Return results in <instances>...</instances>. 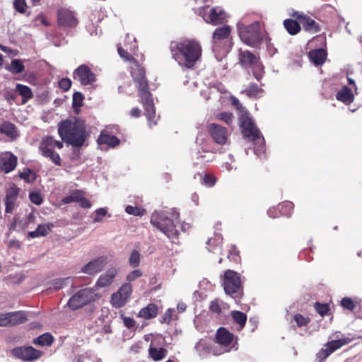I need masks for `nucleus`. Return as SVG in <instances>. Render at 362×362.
Segmentation results:
<instances>
[{
    "instance_id": "obj_19",
    "label": "nucleus",
    "mask_w": 362,
    "mask_h": 362,
    "mask_svg": "<svg viewBox=\"0 0 362 362\" xmlns=\"http://www.w3.org/2000/svg\"><path fill=\"white\" fill-rule=\"evenodd\" d=\"M118 272L119 270L116 267L109 269L99 276L95 284V287L101 288L110 286L113 283Z\"/></svg>"
},
{
    "instance_id": "obj_48",
    "label": "nucleus",
    "mask_w": 362,
    "mask_h": 362,
    "mask_svg": "<svg viewBox=\"0 0 362 362\" xmlns=\"http://www.w3.org/2000/svg\"><path fill=\"white\" fill-rule=\"evenodd\" d=\"M244 92L250 97L255 96L258 94L259 88L256 84H251Z\"/></svg>"
},
{
    "instance_id": "obj_24",
    "label": "nucleus",
    "mask_w": 362,
    "mask_h": 362,
    "mask_svg": "<svg viewBox=\"0 0 362 362\" xmlns=\"http://www.w3.org/2000/svg\"><path fill=\"white\" fill-rule=\"evenodd\" d=\"M8 325L13 326L24 323L27 320L26 314L23 311L8 313Z\"/></svg>"
},
{
    "instance_id": "obj_52",
    "label": "nucleus",
    "mask_w": 362,
    "mask_h": 362,
    "mask_svg": "<svg viewBox=\"0 0 362 362\" xmlns=\"http://www.w3.org/2000/svg\"><path fill=\"white\" fill-rule=\"evenodd\" d=\"M29 197L30 201L36 205H40L42 202V199L40 194L37 192L30 193Z\"/></svg>"
},
{
    "instance_id": "obj_63",
    "label": "nucleus",
    "mask_w": 362,
    "mask_h": 362,
    "mask_svg": "<svg viewBox=\"0 0 362 362\" xmlns=\"http://www.w3.org/2000/svg\"><path fill=\"white\" fill-rule=\"evenodd\" d=\"M206 344L203 340L199 341L194 346V349L200 354L205 349Z\"/></svg>"
},
{
    "instance_id": "obj_5",
    "label": "nucleus",
    "mask_w": 362,
    "mask_h": 362,
    "mask_svg": "<svg viewBox=\"0 0 362 362\" xmlns=\"http://www.w3.org/2000/svg\"><path fill=\"white\" fill-rule=\"evenodd\" d=\"M238 30L240 39L248 45L255 47L262 40V35L259 31V23L257 21L248 26L238 23Z\"/></svg>"
},
{
    "instance_id": "obj_20",
    "label": "nucleus",
    "mask_w": 362,
    "mask_h": 362,
    "mask_svg": "<svg viewBox=\"0 0 362 362\" xmlns=\"http://www.w3.org/2000/svg\"><path fill=\"white\" fill-rule=\"evenodd\" d=\"M17 165V157L11 153L6 152L1 158L0 170L4 173L13 171Z\"/></svg>"
},
{
    "instance_id": "obj_57",
    "label": "nucleus",
    "mask_w": 362,
    "mask_h": 362,
    "mask_svg": "<svg viewBox=\"0 0 362 362\" xmlns=\"http://www.w3.org/2000/svg\"><path fill=\"white\" fill-rule=\"evenodd\" d=\"M25 0H15L14 1V6L16 9L21 13H23L25 11Z\"/></svg>"
},
{
    "instance_id": "obj_8",
    "label": "nucleus",
    "mask_w": 362,
    "mask_h": 362,
    "mask_svg": "<svg viewBox=\"0 0 362 362\" xmlns=\"http://www.w3.org/2000/svg\"><path fill=\"white\" fill-rule=\"evenodd\" d=\"M239 119L245 137L248 138L251 141L261 139L259 130L257 128L247 112L242 111L240 114Z\"/></svg>"
},
{
    "instance_id": "obj_56",
    "label": "nucleus",
    "mask_w": 362,
    "mask_h": 362,
    "mask_svg": "<svg viewBox=\"0 0 362 362\" xmlns=\"http://www.w3.org/2000/svg\"><path fill=\"white\" fill-rule=\"evenodd\" d=\"M71 85V81L69 78H63L59 83V86L64 90H68Z\"/></svg>"
},
{
    "instance_id": "obj_6",
    "label": "nucleus",
    "mask_w": 362,
    "mask_h": 362,
    "mask_svg": "<svg viewBox=\"0 0 362 362\" xmlns=\"http://www.w3.org/2000/svg\"><path fill=\"white\" fill-rule=\"evenodd\" d=\"M54 148H62L63 143L49 136H46L42 139L39 146L40 153L43 156L49 158L55 165L60 166L62 165L60 156L59 153L53 151Z\"/></svg>"
},
{
    "instance_id": "obj_17",
    "label": "nucleus",
    "mask_w": 362,
    "mask_h": 362,
    "mask_svg": "<svg viewBox=\"0 0 362 362\" xmlns=\"http://www.w3.org/2000/svg\"><path fill=\"white\" fill-rule=\"evenodd\" d=\"M291 16L299 20L304 30L308 32L315 33L320 31V27L313 18L298 11L293 12Z\"/></svg>"
},
{
    "instance_id": "obj_39",
    "label": "nucleus",
    "mask_w": 362,
    "mask_h": 362,
    "mask_svg": "<svg viewBox=\"0 0 362 362\" xmlns=\"http://www.w3.org/2000/svg\"><path fill=\"white\" fill-rule=\"evenodd\" d=\"M83 192L79 190L72 192L69 196L63 198L62 202L65 204H70L72 202H78L81 199V195Z\"/></svg>"
},
{
    "instance_id": "obj_14",
    "label": "nucleus",
    "mask_w": 362,
    "mask_h": 362,
    "mask_svg": "<svg viewBox=\"0 0 362 362\" xmlns=\"http://www.w3.org/2000/svg\"><path fill=\"white\" fill-rule=\"evenodd\" d=\"M12 353L16 358L26 361L36 360L42 354V351L32 346L17 347L12 350Z\"/></svg>"
},
{
    "instance_id": "obj_46",
    "label": "nucleus",
    "mask_w": 362,
    "mask_h": 362,
    "mask_svg": "<svg viewBox=\"0 0 362 362\" xmlns=\"http://www.w3.org/2000/svg\"><path fill=\"white\" fill-rule=\"evenodd\" d=\"M218 118L225 122L228 125L232 124L233 120V116L230 112H221L218 115Z\"/></svg>"
},
{
    "instance_id": "obj_30",
    "label": "nucleus",
    "mask_w": 362,
    "mask_h": 362,
    "mask_svg": "<svg viewBox=\"0 0 362 362\" xmlns=\"http://www.w3.org/2000/svg\"><path fill=\"white\" fill-rule=\"evenodd\" d=\"M25 66L22 60L14 59L11 61L10 65L6 67V69L12 74H18L24 71Z\"/></svg>"
},
{
    "instance_id": "obj_34",
    "label": "nucleus",
    "mask_w": 362,
    "mask_h": 362,
    "mask_svg": "<svg viewBox=\"0 0 362 362\" xmlns=\"http://www.w3.org/2000/svg\"><path fill=\"white\" fill-rule=\"evenodd\" d=\"M230 33V28L228 25L218 28L215 30L213 38L214 40L226 38Z\"/></svg>"
},
{
    "instance_id": "obj_4",
    "label": "nucleus",
    "mask_w": 362,
    "mask_h": 362,
    "mask_svg": "<svg viewBox=\"0 0 362 362\" xmlns=\"http://www.w3.org/2000/svg\"><path fill=\"white\" fill-rule=\"evenodd\" d=\"M179 213L174 209L170 211H155L151 215L150 222L174 243L178 238L176 224L179 222Z\"/></svg>"
},
{
    "instance_id": "obj_21",
    "label": "nucleus",
    "mask_w": 362,
    "mask_h": 362,
    "mask_svg": "<svg viewBox=\"0 0 362 362\" xmlns=\"http://www.w3.org/2000/svg\"><path fill=\"white\" fill-rule=\"evenodd\" d=\"M240 60L242 64L244 66H251L254 65L255 66H259V58L255 56L252 52L245 50V51H240Z\"/></svg>"
},
{
    "instance_id": "obj_9",
    "label": "nucleus",
    "mask_w": 362,
    "mask_h": 362,
    "mask_svg": "<svg viewBox=\"0 0 362 362\" xmlns=\"http://www.w3.org/2000/svg\"><path fill=\"white\" fill-rule=\"evenodd\" d=\"M241 281L238 274L232 270H227L224 274L223 286L226 293L233 295L240 288Z\"/></svg>"
},
{
    "instance_id": "obj_23",
    "label": "nucleus",
    "mask_w": 362,
    "mask_h": 362,
    "mask_svg": "<svg viewBox=\"0 0 362 362\" xmlns=\"http://www.w3.org/2000/svg\"><path fill=\"white\" fill-rule=\"evenodd\" d=\"M309 58L310 61L315 65H320L325 61L327 53L323 49L312 50L309 52Z\"/></svg>"
},
{
    "instance_id": "obj_58",
    "label": "nucleus",
    "mask_w": 362,
    "mask_h": 362,
    "mask_svg": "<svg viewBox=\"0 0 362 362\" xmlns=\"http://www.w3.org/2000/svg\"><path fill=\"white\" fill-rule=\"evenodd\" d=\"M80 206L83 208H90L91 206L90 202L83 197V193L81 195V199L78 201Z\"/></svg>"
},
{
    "instance_id": "obj_26",
    "label": "nucleus",
    "mask_w": 362,
    "mask_h": 362,
    "mask_svg": "<svg viewBox=\"0 0 362 362\" xmlns=\"http://www.w3.org/2000/svg\"><path fill=\"white\" fill-rule=\"evenodd\" d=\"M98 142L99 144H106L110 147H115L119 144V140L115 136L102 132L98 139Z\"/></svg>"
},
{
    "instance_id": "obj_36",
    "label": "nucleus",
    "mask_w": 362,
    "mask_h": 362,
    "mask_svg": "<svg viewBox=\"0 0 362 362\" xmlns=\"http://www.w3.org/2000/svg\"><path fill=\"white\" fill-rule=\"evenodd\" d=\"M53 337L49 333H45L35 338L33 341L34 344L40 346H49L52 343Z\"/></svg>"
},
{
    "instance_id": "obj_18",
    "label": "nucleus",
    "mask_w": 362,
    "mask_h": 362,
    "mask_svg": "<svg viewBox=\"0 0 362 362\" xmlns=\"http://www.w3.org/2000/svg\"><path fill=\"white\" fill-rule=\"evenodd\" d=\"M58 23L64 27H75L78 22L72 11L62 8L58 11Z\"/></svg>"
},
{
    "instance_id": "obj_64",
    "label": "nucleus",
    "mask_w": 362,
    "mask_h": 362,
    "mask_svg": "<svg viewBox=\"0 0 362 362\" xmlns=\"http://www.w3.org/2000/svg\"><path fill=\"white\" fill-rule=\"evenodd\" d=\"M187 305L185 303L181 302L177 304V310L179 313H183L185 311Z\"/></svg>"
},
{
    "instance_id": "obj_27",
    "label": "nucleus",
    "mask_w": 362,
    "mask_h": 362,
    "mask_svg": "<svg viewBox=\"0 0 362 362\" xmlns=\"http://www.w3.org/2000/svg\"><path fill=\"white\" fill-rule=\"evenodd\" d=\"M336 98L338 100H340L346 104H350L354 101V95L351 90L347 86H344L340 90Z\"/></svg>"
},
{
    "instance_id": "obj_59",
    "label": "nucleus",
    "mask_w": 362,
    "mask_h": 362,
    "mask_svg": "<svg viewBox=\"0 0 362 362\" xmlns=\"http://www.w3.org/2000/svg\"><path fill=\"white\" fill-rule=\"evenodd\" d=\"M204 182L209 186H213L215 184V178L210 175H205L204 177Z\"/></svg>"
},
{
    "instance_id": "obj_41",
    "label": "nucleus",
    "mask_w": 362,
    "mask_h": 362,
    "mask_svg": "<svg viewBox=\"0 0 362 362\" xmlns=\"http://www.w3.org/2000/svg\"><path fill=\"white\" fill-rule=\"evenodd\" d=\"M20 177L28 182H33L35 180V174L30 169H25L20 173Z\"/></svg>"
},
{
    "instance_id": "obj_3",
    "label": "nucleus",
    "mask_w": 362,
    "mask_h": 362,
    "mask_svg": "<svg viewBox=\"0 0 362 362\" xmlns=\"http://www.w3.org/2000/svg\"><path fill=\"white\" fill-rule=\"evenodd\" d=\"M58 133L62 139L74 147H81L85 142L86 124L83 120L68 119L59 124Z\"/></svg>"
},
{
    "instance_id": "obj_49",
    "label": "nucleus",
    "mask_w": 362,
    "mask_h": 362,
    "mask_svg": "<svg viewBox=\"0 0 362 362\" xmlns=\"http://www.w3.org/2000/svg\"><path fill=\"white\" fill-rule=\"evenodd\" d=\"M316 311L321 315L324 316L328 312L329 308L326 304L315 303V305Z\"/></svg>"
},
{
    "instance_id": "obj_12",
    "label": "nucleus",
    "mask_w": 362,
    "mask_h": 362,
    "mask_svg": "<svg viewBox=\"0 0 362 362\" xmlns=\"http://www.w3.org/2000/svg\"><path fill=\"white\" fill-rule=\"evenodd\" d=\"M74 77L83 86H91L96 81L95 74L86 65L78 66L74 72Z\"/></svg>"
},
{
    "instance_id": "obj_60",
    "label": "nucleus",
    "mask_w": 362,
    "mask_h": 362,
    "mask_svg": "<svg viewBox=\"0 0 362 362\" xmlns=\"http://www.w3.org/2000/svg\"><path fill=\"white\" fill-rule=\"evenodd\" d=\"M210 310H211V311L216 313H220L221 311L220 305L216 301L211 302V305H210Z\"/></svg>"
},
{
    "instance_id": "obj_28",
    "label": "nucleus",
    "mask_w": 362,
    "mask_h": 362,
    "mask_svg": "<svg viewBox=\"0 0 362 362\" xmlns=\"http://www.w3.org/2000/svg\"><path fill=\"white\" fill-rule=\"evenodd\" d=\"M53 224H40L37 226L35 230L28 233V236L31 238H35L40 236L47 235L51 230Z\"/></svg>"
},
{
    "instance_id": "obj_25",
    "label": "nucleus",
    "mask_w": 362,
    "mask_h": 362,
    "mask_svg": "<svg viewBox=\"0 0 362 362\" xmlns=\"http://www.w3.org/2000/svg\"><path fill=\"white\" fill-rule=\"evenodd\" d=\"M158 306L150 303L139 311L138 316L148 320L155 317L158 314Z\"/></svg>"
},
{
    "instance_id": "obj_42",
    "label": "nucleus",
    "mask_w": 362,
    "mask_h": 362,
    "mask_svg": "<svg viewBox=\"0 0 362 362\" xmlns=\"http://www.w3.org/2000/svg\"><path fill=\"white\" fill-rule=\"evenodd\" d=\"M118 291L127 300L132 292V286L130 284L125 283L120 287Z\"/></svg>"
},
{
    "instance_id": "obj_2",
    "label": "nucleus",
    "mask_w": 362,
    "mask_h": 362,
    "mask_svg": "<svg viewBox=\"0 0 362 362\" xmlns=\"http://www.w3.org/2000/svg\"><path fill=\"white\" fill-rule=\"evenodd\" d=\"M131 73L133 80L137 85L139 97L146 110V115L149 122V126L156 124V111L151 94L148 91V83L145 76V71L135 60L131 66Z\"/></svg>"
},
{
    "instance_id": "obj_37",
    "label": "nucleus",
    "mask_w": 362,
    "mask_h": 362,
    "mask_svg": "<svg viewBox=\"0 0 362 362\" xmlns=\"http://www.w3.org/2000/svg\"><path fill=\"white\" fill-rule=\"evenodd\" d=\"M71 281L70 277L66 278H59L54 279L52 283V286H50V289H54V291H58L64 287L66 286Z\"/></svg>"
},
{
    "instance_id": "obj_15",
    "label": "nucleus",
    "mask_w": 362,
    "mask_h": 362,
    "mask_svg": "<svg viewBox=\"0 0 362 362\" xmlns=\"http://www.w3.org/2000/svg\"><path fill=\"white\" fill-rule=\"evenodd\" d=\"M209 130L211 137L217 144L224 145L227 143L229 133L226 127L212 123L209 125Z\"/></svg>"
},
{
    "instance_id": "obj_44",
    "label": "nucleus",
    "mask_w": 362,
    "mask_h": 362,
    "mask_svg": "<svg viewBox=\"0 0 362 362\" xmlns=\"http://www.w3.org/2000/svg\"><path fill=\"white\" fill-rule=\"evenodd\" d=\"M125 211L130 215H133V216H141L144 214V212H145L144 210L141 209L139 207L133 206H130V205H129L126 207Z\"/></svg>"
},
{
    "instance_id": "obj_22",
    "label": "nucleus",
    "mask_w": 362,
    "mask_h": 362,
    "mask_svg": "<svg viewBox=\"0 0 362 362\" xmlns=\"http://www.w3.org/2000/svg\"><path fill=\"white\" fill-rule=\"evenodd\" d=\"M18 194V189L13 187L8 189L6 195V212L11 213Z\"/></svg>"
},
{
    "instance_id": "obj_45",
    "label": "nucleus",
    "mask_w": 362,
    "mask_h": 362,
    "mask_svg": "<svg viewBox=\"0 0 362 362\" xmlns=\"http://www.w3.org/2000/svg\"><path fill=\"white\" fill-rule=\"evenodd\" d=\"M83 95L79 93L76 92L73 95V107L76 109L79 108L83 105Z\"/></svg>"
},
{
    "instance_id": "obj_62",
    "label": "nucleus",
    "mask_w": 362,
    "mask_h": 362,
    "mask_svg": "<svg viewBox=\"0 0 362 362\" xmlns=\"http://www.w3.org/2000/svg\"><path fill=\"white\" fill-rule=\"evenodd\" d=\"M124 325L128 328H132L134 326L135 322L134 320L131 317H125L123 319Z\"/></svg>"
},
{
    "instance_id": "obj_53",
    "label": "nucleus",
    "mask_w": 362,
    "mask_h": 362,
    "mask_svg": "<svg viewBox=\"0 0 362 362\" xmlns=\"http://www.w3.org/2000/svg\"><path fill=\"white\" fill-rule=\"evenodd\" d=\"M118 49V53H119V56H120L122 58L124 59H125V60H127V61H132V62H133L134 61H135V60L134 59V58H133L132 57H131V56L128 54V52H127L126 50H124L122 47H121L120 46H119V47H118V49Z\"/></svg>"
},
{
    "instance_id": "obj_50",
    "label": "nucleus",
    "mask_w": 362,
    "mask_h": 362,
    "mask_svg": "<svg viewBox=\"0 0 362 362\" xmlns=\"http://www.w3.org/2000/svg\"><path fill=\"white\" fill-rule=\"evenodd\" d=\"M294 320L298 327H302L309 322L308 318L305 317L300 314H297L294 316Z\"/></svg>"
},
{
    "instance_id": "obj_43",
    "label": "nucleus",
    "mask_w": 362,
    "mask_h": 362,
    "mask_svg": "<svg viewBox=\"0 0 362 362\" xmlns=\"http://www.w3.org/2000/svg\"><path fill=\"white\" fill-rule=\"evenodd\" d=\"M107 214V211L105 208H100L93 212V222L98 223L102 221V218Z\"/></svg>"
},
{
    "instance_id": "obj_35",
    "label": "nucleus",
    "mask_w": 362,
    "mask_h": 362,
    "mask_svg": "<svg viewBox=\"0 0 362 362\" xmlns=\"http://www.w3.org/2000/svg\"><path fill=\"white\" fill-rule=\"evenodd\" d=\"M127 301V300L124 298L119 291L114 293L112 295L111 303L117 308L123 307L126 304Z\"/></svg>"
},
{
    "instance_id": "obj_40",
    "label": "nucleus",
    "mask_w": 362,
    "mask_h": 362,
    "mask_svg": "<svg viewBox=\"0 0 362 362\" xmlns=\"http://www.w3.org/2000/svg\"><path fill=\"white\" fill-rule=\"evenodd\" d=\"M141 255L139 251L134 250L129 256V264L132 267L136 268L139 266Z\"/></svg>"
},
{
    "instance_id": "obj_51",
    "label": "nucleus",
    "mask_w": 362,
    "mask_h": 362,
    "mask_svg": "<svg viewBox=\"0 0 362 362\" xmlns=\"http://www.w3.org/2000/svg\"><path fill=\"white\" fill-rule=\"evenodd\" d=\"M142 276V272L140 269H135L132 272H131L127 276V280L128 281H133L135 279L139 278Z\"/></svg>"
},
{
    "instance_id": "obj_10",
    "label": "nucleus",
    "mask_w": 362,
    "mask_h": 362,
    "mask_svg": "<svg viewBox=\"0 0 362 362\" xmlns=\"http://www.w3.org/2000/svg\"><path fill=\"white\" fill-rule=\"evenodd\" d=\"M350 339L344 338L338 340H332L327 342L317 354V358L320 362L325 360L332 353L340 349L341 346L349 344Z\"/></svg>"
},
{
    "instance_id": "obj_38",
    "label": "nucleus",
    "mask_w": 362,
    "mask_h": 362,
    "mask_svg": "<svg viewBox=\"0 0 362 362\" xmlns=\"http://www.w3.org/2000/svg\"><path fill=\"white\" fill-rule=\"evenodd\" d=\"M231 316L234 321L239 325L240 329L245 326L247 320V316L245 313L240 311H232Z\"/></svg>"
},
{
    "instance_id": "obj_33",
    "label": "nucleus",
    "mask_w": 362,
    "mask_h": 362,
    "mask_svg": "<svg viewBox=\"0 0 362 362\" xmlns=\"http://www.w3.org/2000/svg\"><path fill=\"white\" fill-rule=\"evenodd\" d=\"M16 90L23 97V103H25L28 99L33 97L31 89L27 86L18 83L16 85Z\"/></svg>"
},
{
    "instance_id": "obj_1",
    "label": "nucleus",
    "mask_w": 362,
    "mask_h": 362,
    "mask_svg": "<svg viewBox=\"0 0 362 362\" xmlns=\"http://www.w3.org/2000/svg\"><path fill=\"white\" fill-rule=\"evenodd\" d=\"M170 49L175 60L187 68H192L202 56V47L194 40L173 41Z\"/></svg>"
},
{
    "instance_id": "obj_16",
    "label": "nucleus",
    "mask_w": 362,
    "mask_h": 362,
    "mask_svg": "<svg viewBox=\"0 0 362 362\" xmlns=\"http://www.w3.org/2000/svg\"><path fill=\"white\" fill-rule=\"evenodd\" d=\"M204 11L205 7H204L203 11H201L199 14L206 23L218 25L222 23L226 18L225 11L219 7L211 8L209 14L204 13Z\"/></svg>"
},
{
    "instance_id": "obj_13",
    "label": "nucleus",
    "mask_w": 362,
    "mask_h": 362,
    "mask_svg": "<svg viewBox=\"0 0 362 362\" xmlns=\"http://www.w3.org/2000/svg\"><path fill=\"white\" fill-rule=\"evenodd\" d=\"M107 264V257H98L86 264L81 272L83 274L94 276L103 270Z\"/></svg>"
},
{
    "instance_id": "obj_54",
    "label": "nucleus",
    "mask_w": 362,
    "mask_h": 362,
    "mask_svg": "<svg viewBox=\"0 0 362 362\" xmlns=\"http://www.w3.org/2000/svg\"><path fill=\"white\" fill-rule=\"evenodd\" d=\"M173 310L171 308H169L166 310L163 319L160 320L162 323H170V321L173 319Z\"/></svg>"
},
{
    "instance_id": "obj_29",
    "label": "nucleus",
    "mask_w": 362,
    "mask_h": 362,
    "mask_svg": "<svg viewBox=\"0 0 362 362\" xmlns=\"http://www.w3.org/2000/svg\"><path fill=\"white\" fill-rule=\"evenodd\" d=\"M0 132L12 139L16 138L18 136V133L15 125L10 122H3L1 124H0Z\"/></svg>"
},
{
    "instance_id": "obj_11",
    "label": "nucleus",
    "mask_w": 362,
    "mask_h": 362,
    "mask_svg": "<svg viewBox=\"0 0 362 362\" xmlns=\"http://www.w3.org/2000/svg\"><path fill=\"white\" fill-rule=\"evenodd\" d=\"M233 334L230 333L226 329L221 327L216 333V342L222 346V350L217 351L214 350V355H220L230 350L229 346L233 341Z\"/></svg>"
},
{
    "instance_id": "obj_7",
    "label": "nucleus",
    "mask_w": 362,
    "mask_h": 362,
    "mask_svg": "<svg viewBox=\"0 0 362 362\" xmlns=\"http://www.w3.org/2000/svg\"><path fill=\"white\" fill-rule=\"evenodd\" d=\"M98 298V295L94 288H83L78 291L69 299L68 305L72 310H76L95 300Z\"/></svg>"
},
{
    "instance_id": "obj_47",
    "label": "nucleus",
    "mask_w": 362,
    "mask_h": 362,
    "mask_svg": "<svg viewBox=\"0 0 362 362\" xmlns=\"http://www.w3.org/2000/svg\"><path fill=\"white\" fill-rule=\"evenodd\" d=\"M341 305L344 308H346L349 310H353L355 308V305H354L352 299L350 298H348V297H345V298H342Z\"/></svg>"
},
{
    "instance_id": "obj_61",
    "label": "nucleus",
    "mask_w": 362,
    "mask_h": 362,
    "mask_svg": "<svg viewBox=\"0 0 362 362\" xmlns=\"http://www.w3.org/2000/svg\"><path fill=\"white\" fill-rule=\"evenodd\" d=\"M8 315L7 313H0V326H8Z\"/></svg>"
},
{
    "instance_id": "obj_31",
    "label": "nucleus",
    "mask_w": 362,
    "mask_h": 362,
    "mask_svg": "<svg viewBox=\"0 0 362 362\" xmlns=\"http://www.w3.org/2000/svg\"><path fill=\"white\" fill-rule=\"evenodd\" d=\"M148 353L153 361H160L166 357L168 351L163 348L150 347Z\"/></svg>"
},
{
    "instance_id": "obj_55",
    "label": "nucleus",
    "mask_w": 362,
    "mask_h": 362,
    "mask_svg": "<svg viewBox=\"0 0 362 362\" xmlns=\"http://www.w3.org/2000/svg\"><path fill=\"white\" fill-rule=\"evenodd\" d=\"M221 242H222L221 238L220 236H218L217 238L209 239L207 244L210 247L212 245H214L215 248H214V250H216L220 247Z\"/></svg>"
},
{
    "instance_id": "obj_32",
    "label": "nucleus",
    "mask_w": 362,
    "mask_h": 362,
    "mask_svg": "<svg viewBox=\"0 0 362 362\" xmlns=\"http://www.w3.org/2000/svg\"><path fill=\"white\" fill-rule=\"evenodd\" d=\"M284 25L289 34L294 35L300 30L298 23L294 20L286 19L284 21Z\"/></svg>"
}]
</instances>
